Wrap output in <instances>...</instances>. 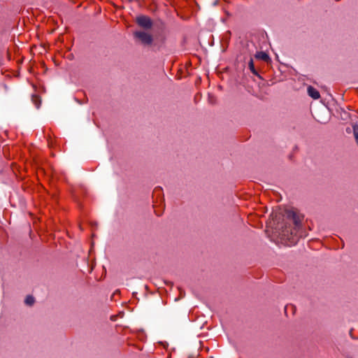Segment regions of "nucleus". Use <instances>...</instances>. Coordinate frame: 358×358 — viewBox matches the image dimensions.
<instances>
[{"label": "nucleus", "mask_w": 358, "mask_h": 358, "mask_svg": "<svg viewBox=\"0 0 358 358\" xmlns=\"http://www.w3.org/2000/svg\"><path fill=\"white\" fill-rule=\"evenodd\" d=\"M288 216L293 220L294 224V228L291 231L290 234H289L288 231L285 229L282 231V238L287 241V244L288 245H295L299 237H301V234L300 232V225L301 222L303 220V216L294 211H289L288 213Z\"/></svg>", "instance_id": "f257e3e1"}, {"label": "nucleus", "mask_w": 358, "mask_h": 358, "mask_svg": "<svg viewBox=\"0 0 358 358\" xmlns=\"http://www.w3.org/2000/svg\"><path fill=\"white\" fill-rule=\"evenodd\" d=\"M135 37L138 38L142 43L145 45H150L152 42V36L145 31H136L134 33Z\"/></svg>", "instance_id": "f03ea898"}, {"label": "nucleus", "mask_w": 358, "mask_h": 358, "mask_svg": "<svg viewBox=\"0 0 358 358\" xmlns=\"http://www.w3.org/2000/svg\"><path fill=\"white\" fill-rule=\"evenodd\" d=\"M136 22L140 27L144 29H150L152 25V22L150 18L145 15L137 17Z\"/></svg>", "instance_id": "7ed1b4c3"}, {"label": "nucleus", "mask_w": 358, "mask_h": 358, "mask_svg": "<svg viewBox=\"0 0 358 358\" xmlns=\"http://www.w3.org/2000/svg\"><path fill=\"white\" fill-rule=\"evenodd\" d=\"M308 94L314 99H317L320 96V92L312 86H309L308 87Z\"/></svg>", "instance_id": "20e7f679"}, {"label": "nucleus", "mask_w": 358, "mask_h": 358, "mask_svg": "<svg viewBox=\"0 0 358 358\" xmlns=\"http://www.w3.org/2000/svg\"><path fill=\"white\" fill-rule=\"evenodd\" d=\"M255 57L257 59H261V60H263L265 62H267L268 60H269L268 55L263 51L257 52L255 55Z\"/></svg>", "instance_id": "39448f33"}, {"label": "nucleus", "mask_w": 358, "mask_h": 358, "mask_svg": "<svg viewBox=\"0 0 358 358\" xmlns=\"http://www.w3.org/2000/svg\"><path fill=\"white\" fill-rule=\"evenodd\" d=\"M34 303V299L33 296H27L26 299H25V303L29 305V306H31L33 305Z\"/></svg>", "instance_id": "423d86ee"}, {"label": "nucleus", "mask_w": 358, "mask_h": 358, "mask_svg": "<svg viewBox=\"0 0 358 358\" xmlns=\"http://www.w3.org/2000/svg\"><path fill=\"white\" fill-rule=\"evenodd\" d=\"M353 130H354V135H355V139H356V141L358 144V124L357 125H355L354 127H353Z\"/></svg>", "instance_id": "0eeeda50"}, {"label": "nucleus", "mask_w": 358, "mask_h": 358, "mask_svg": "<svg viewBox=\"0 0 358 358\" xmlns=\"http://www.w3.org/2000/svg\"><path fill=\"white\" fill-rule=\"evenodd\" d=\"M249 66H250V70L253 72V73H255V68H254V64H253V62L252 60H251L249 63Z\"/></svg>", "instance_id": "6e6552de"}, {"label": "nucleus", "mask_w": 358, "mask_h": 358, "mask_svg": "<svg viewBox=\"0 0 358 358\" xmlns=\"http://www.w3.org/2000/svg\"><path fill=\"white\" fill-rule=\"evenodd\" d=\"M32 99L35 102L36 100L38 99V97L37 96H33Z\"/></svg>", "instance_id": "1a4fd4ad"}, {"label": "nucleus", "mask_w": 358, "mask_h": 358, "mask_svg": "<svg viewBox=\"0 0 358 358\" xmlns=\"http://www.w3.org/2000/svg\"><path fill=\"white\" fill-rule=\"evenodd\" d=\"M35 104H36L37 108H39V103H37L36 102H35Z\"/></svg>", "instance_id": "9d476101"}]
</instances>
